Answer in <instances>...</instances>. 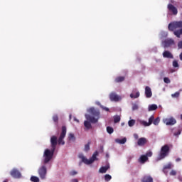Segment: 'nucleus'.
Returning <instances> with one entry per match:
<instances>
[{
  "instance_id": "30",
  "label": "nucleus",
  "mask_w": 182,
  "mask_h": 182,
  "mask_svg": "<svg viewBox=\"0 0 182 182\" xmlns=\"http://www.w3.org/2000/svg\"><path fill=\"white\" fill-rule=\"evenodd\" d=\"M136 124V121L134 119H131L128 122V124L129 127H133V125Z\"/></svg>"
},
{
  "instance_id": "1",
  "label": "nucleus",
  "mask_w": 182,
  "mask_h": 182,
  "mask_svg": "<svg viewBox=\"0 0 182 182\" xmlns=\"http://www.w3.org/2000/svg\"><path fill=\"white\" fill-rule=\"evenodd\" d=\"M65 137H66V127L63 126L58 139L56 136H52L50 138L51 150H45L43 154L44 164H48V163L53 159V154H55V151L56 150V146H58V144H59V146H65V140H63Z\"/></svg>"
},
{
  "instance_id": "36",
  "label": "nucleus",
  "mask_w": 182,
  "mask_h": 182,
  "mask_svg": "<svg viewBox=\"0 0 182 182\" xmlns=\"http://www.w3.org/2000/svg\"><path fill=\"white\" fill-rule=\"evenodd\" d=\"M173 68H178V63L177 62V60L173 61Z\"/></svg>"
},
{
  "instance_id": "23",
  "label": "nucleus",
  "mask_w": 182,
  "mask_h": 182,
  "mask_svg": "<svg viewBox=\"0 0 182 182\" xmlns=\"http://www.w3.org/2000/svg\"><path fill=\"white\" fill-rule=\"evenodd\" d=\"M84 126L86 127V129H92V124H90V121H85Z\"/></svg>"
},
{
  "instance_id": "24",
  "label": "nucleus",
  "mask_w": 182,
  "mask_h": 182,
  "mask_svg": "<svg viewBox=\"0 0 182 182\" xmlns=\"http://www.w3.org/2000/svg\"><path fill=\"white\" fill-rule=\"evenodd\" d=\"M140 96V92H136V94H130V98L131 99H137V97H139Z\"/></svg>"
},
{
  "instance_id": "39",
  "label": "nucleus",
  "mask_w": 182,
  "mask_h": 182,
  "mask_svg": "<svg viewBox=\"0 0 182 182\" xmlns=\"http://www.w3.org/2000/svg\"><path fill=\"white\" fill-rule=\"evenodd\" d=\"M145 156H146V157L149 159V157H151L153 156V152H147Z\"/></svg>"
},
{
  "instance_id": "49",
  "label": "nucleus",
  "mask_w": 182,
  "mask_h": 182,
  "mask_svg": "<svg viewBox=\"0 0 182 182\" xmlns=\"http://www.w3.org/2000/svg\"><path fill=\"white\" fill-rule=\"evenodd\" d=\"M181 120H182V114H181Z\"/></svg>"
},
{
  "instance_id": "10",
  "label": "nucleus",
  "mask_w": 182,
  "mask_h": 182,
  "mask_svg": "<svg viewBox=\"0 0 182 182\" xmlns=\"http://www.w3.org/2000/svg\"><path fill=\"white\" fill-rule=\"evenodd\" d=\"M109 99L111 102H119L122 100V97L116 94V92H111L109 94Z\"/></svg>"
},
{
  "instance_id": "18",
  "label": "nucleus",
  "mask_w": 182,
  "mask_h": 182,
  "mask_svg": "<svg viewBox=\"0 0 182 182\" xmlns=\"http://www.w3.org/2000/svg\"><path fill=\"white\" fill-rule=\"evenodd\" d=\"M141 182H153V178L150 176H145L142 178Z\"/></svg>"
},
{
  "instance_id": "3",
  "label": "nucleus",
  "mask_w": 182,
  "mask_h": 182,
  "mask_svg": "<svg viewBox=\"0 0 182 182\" xmlns=\"http://www.w3.org/2000/svg\"><path fill=\"white\" fill-rule=\"evenodd\" d=\"M90 112L92 116L85 114L86 119L90 123H97V122H99V119L100 118V112H99V110H96L95 108H91Z\"/></svg>"
},
{
  "instance_id": "9",
  "label": "nucleus",
  "mask_w": 182,
  "mask_h": 182,
  "mask_svg": "<svg viewBox=\"0 0 182 182\" xmlns=\"http://www.w3.org/2000/svg\"><path fill=\"white\" fill-rule=\"evenodd\" d=\"M164 48H170L173 45H176V41L173 38H167L163 42Z\"/></svg>"
},
{
  "instance_id": "43",
  "label": "nucleus",
  "mask_w": 182,
  "mask_h": 182,
  "mask_svg": "<svg viewBox=\"0 0 182 182\" xmlns=\"http://www.w3.org/2000/svg\"><path fill=\"white\" fill-rule=\"evenodd\" d=\"M178 179L179 180V181L182 182V176H178Z\"/></svg>"
},
{
  "instance_id": "22",
  "label": "nucleus",
  "mask_w": 182,
  "mask_h": 182,
  "mask_svg": "<svg viewBox=\"0 0 182 182\" xmlns=\"http://www.w3.org/2000/svg\"><path fill=\"white\" fill-rule=\"evenodd\" d=\"M157 105L153 104L149 106V112H153L154 110H157Z\"/></svg>"
},
{
  "instance_id": "44",
  "label": "nucleus",
  "mask_w": 182,
  "mask_h": 182,
  "mask_svg": "<svg viewBox=\"0 0 182 182\" xmlns=\"http://www.w3.org/2000/svg\"><path fill=\"white\" fill-rule=\"evenodd\" d=\"M176 161L177 163H178V161H181V158H177V159H176Z\"/></svg>"
},
{
  "instance_id": "38",
  "label": "nucleus",
  "mask_w": 182,
  "mask_h": 182,
  "mask_svg": "<svg viewBox=\"0 0 182 182\" xmlns=\"http://www.w3.org/2000/svg\"><path fill=\"white\" fill-rule=\"evenodd\" d=\"M164 82H165V83H167V84H168V83H170V78L169 77H164Z\"/></svg>"
},
{
  "instance_id": "11",
  "label": "nucleus",
  "mask_w": 182,
  "mask_h": 182,
  "mask_svg": "<svg viewBox=\"0 0 182 182\" xmlns=\"http://www.w3.org/2000/svg\"><path fill=\"white\" fill-rule=\"evenodd\" d=\"M167 9L168 11H169V12H171L173 15H177V14H178V10H177L176 6H174V5L171 4H168Z\"/></svg>"
},
{
  "instance_id": "7",
  "label": "nucleus",
  "mask_w": 182,
  "mask_h": 182,
  "mask_svg": "<svg viewBox=\"0 0 182 182\" xmlns=\"http://www.w3.org/2000/svg\"><path fill=\"white\" fill-rule=\"evenodd\" d=\"M38 173L40 178H41V180H45V178H46V174L48 173V169L46 168V166L43 165L40 167L38 168Z\"/></svg>"
},
{
  "instance_id": "5",
  "label": "nucleus",
  "mask_w": 182,
  "mask_h": 182,
  "mask_svg": "<svg viewBox=\"0 0 182 182\" xmlns=\"http://www.w3.org/2000/svg\"><path fill=\"white\" fill-rule=\"evenodd\" d=\"M168 154H170V146L168 144H165L161 148L158 160H163L164 159H166Z\"/></svg>"
},
{
  "instance_id": "6",
  "label": "nucleus",
  "mask_w": 182,
  "mask_h": 182,
  "mask_svg": "<svg viewBox=\"0 0 182 182\" xmlns=\"http://www.w3.org/2000/svg\"><path fill=\"white\" fill-rule=\"evenodd\" d=\"M152 123L154 126H159V123H160V118L157 117L154 119V116L151 115L149 119V122L146 121H142L141 124L145 127L151 126Z\"/></svg>"
},
{
  "instance_id": "13",
  "label": "nucleus",
  "mask_w": 182,
  "mask_h": 182,
  "mask_svg": "<svg viewBox=\"0 0 182 182\" xmlns=\"http://www.w3.org/2000/svg\"><path fill=\"white\" fill-rule=\"evenodd\" d=\"M145 95L147 98H150L151 97V96H153V93L151 92V88H150V87L149 86H146L145 87Z\"/></svg>"
},
{
  "instance_id": "14",
  "label": "nucleus",
  "mask_w": 182,
  "mask_h": 182,
  "mask_svg": "<svg viewBox=\"0 0 182 182\" xmlns=\"http://www.w3.org/2000/svg\"><path fill=\"white\" fill-rule=\"evenodd\" d=\"M146 143H147V139H146L144 137L139 138L137 141L138 146H144V144H146Z\"/></svg>"
},
{
  "instance_id": "20",
  "label": "nucleus",
  "mask_w": 182,
  "mask_h": 182,
  "mask_svg": "<svg viewBox=\"0 0 182 182\" xmlns=\"http://www.w3.org/2000/svg\"><path fill=\"white\" fill-rule=\"evenodd\" d=\"M125 79L126 77L124 76H119L115 78L114 82L116 83H120L122 82H124Z\"/></svg>"
},
{
  "instance_id": "15",
  "label": "nucleus",
  "mask_w": 182,
  "mask_h": 182,
  "mask_svg": "<svg viewBox=\"0 0 182 182\" xmlns=\"http://www.w3.org/2000/svg\"><path fill=\"white\" fill-rule=\"evenodd\" d=\"M163 56H164V58H167L168 59H173V58H174L173 56V54H171V53H170V51H164L163 53Z\"/></svg>"
},
{
  "instance_id": "47",
  "label": "nucleus",
  "mask_w": 182,
  "mask_h": 182,
  "mask_svg": "<svg viewBox=\"0 0 182 182\" xmlns=\"http://www.w3.org/2000/svg\"><path fill=\"white\" fill-rule=\"evenodd\" d=\"M174 130H176V128H173L171 129L172 133H173V132H174Z\"/></svg>"
},
{
  "instance_id": "48",
  "label": "nucleus",
  "mask_w": 182,
  "mask_h": 182,
  "mask_svg": "<svg viewBox=\"0 0 182 182\" xmlns=\"http://www.w3.org/2000/svg\"><path fill=\"white\" fill-rule=\"evenodd\" d=\"M121 126H124V123H122V124H121Z\"/></svg>"
},
{
  "instance_id": "37",
  "label": "nucleus",
  "mask_w": 182,
  "mask_h": 182,
  "mask_svg": "<svg viewBox=\"0 0 182 182\" xmlns=\"http://www.w3.org/2000/svg\"><path fill=\"white\" fill-rule=\"evenodd\" d=\"M171 96L173 97H178L180 96V92H176L174 94H172Z\"/></svg>"
},
{
  "instance_id": "51",
  "label": "nucleus",
  "mask_w": 182,
  "mask_h": 182,
  "mask_svg": "<svg viewBox=\"0 0 182 182\" xmlns=\"http://www.w3.org/2000/svg\"><path fill=\"white\" fill-rule=\"evenodd\" d=\"M71 117H72V115H70V119H71Z\"/></svg>"
},
{
  "instance_id": "21",
  "label": "nucleus",
  "mask_w": 182,
  "mask_h": 182,
  "mask_svg": "<svg viewBox=\"0 0 182 182\" xmlns=\"http://www.w3.org/2000/svg\"><path fill=\"white\" fill-rule=\"evenodd\" d=\"M116 143H119V144H124L126 141H127V138L124 137L122 139H115Z\"/></svg>"
},
{
  "instance_id": "25",
  "label": "nucleus",
  "mask_w": 182,
  "mask_h": 182,
  "mask_svg": "<svg viewBox=\"0 0 182 182\" xmlns=\"http://www.w3.org/2000/svg\"><path fill=\"white\" fill-rule=\"evenodd\" d=\"M68 140H70V141H75V140H76V138L75 137V134L72 133L69 134Z\"/></svg>"
},
{
  "instance_id": "28",
  "label": "nucleus",
  "mask_w": 182,
  "mask_h": 182,
  "mask_svg": "<svg viewBox=\"0 0 182 182\" xmlns=\"http://www.w3.org/2000/svg\"><path fill=\"white\" fill-rule=\"evenodd\" d=\"M107 133H109V134H112V133H113V132H114V129L112 127H107Z\"/></svg>"
},
{
  "instance_id": "35",
  "label": "nucleus",
  "mask_w": 182,
  "mask_h": 182,
  "mask_svg": "<svg viewBox=\"0 0 182 182\" xmlns=\"http://www.w3.org/2000/svg\"><path fill=\"white\" fill-rule=\"evenodd\" d=\"M169 174L170 176H177V171L176 170H172Z\"/></svg>"
},
{
  "instance_id": "46",
  "label": "nucleus",
  "mask_w": 182,
  "mask_h": 182,
  "mask_svg": "<svg viewBox=\"0 0 182 182\" xmlns=\"http://www.w3.org/2000/svg\"><path fill=\"white\" fill-rule=\"evenodd\" d=\"M74 120H75V122H77V123H79V119L75 118Z\"/></svg>"
},
{
  "instance_id": "31",
  "label": "nucleus",
  "mask_w": 182,
  "mask_h": 182,
  "mask_svg": "<svg viewBox=\"0 0 182 182\" xmlns=\"http://www.w3.org/2000/svg\"><path fill=\"white\" fill-rule=\"evenodd\" d=\"M31 181L39 182V178H38L37 176H31Z\"/></svg>"
},
{
  "instance_id": "27",
  "label": "nucleus",
  "mask_w": 182,
  "mask_h": 182,
  "mask_svg": "<svg viewBox=\"0 0 182 182\" xmlns=\"http://www.w3.org/2000/svg\"><path fill=\"white\" fill-rule=\"evenodd\" d=\"M120 120H121L120 116L119 115L114 116V123H119Z\"/></svg>"
},
{
  "instance_id": "19",
  "label": "nucleus",
  "mask_w": 182,
  "mask_h": 182,
  "mask_svg": "<svg viewBox=\"0 0 182 182\" xmlns=\"http://www.w3.org/2000/svg\"><path fill=\"white\" fill-rule=\"evenodd\" d=\"M110 168V166L107 165L105 166H102L99 169L100 173H105Z\"/></svg>"
},
{
  "instance_id": "2",
  "label": "nucleus",
  "mask_w": 182,
  "mask_h": 182,
  "mask_svg": "<svg viewBox=\"0 0 182 182\" xmlns=\"http://www.w3.org/2000/svg\"><path fill=\"white\" fill-rule=\"evenodd\" d=\"M178 28H182L181 21L170 23L168 26V31H170L171 32H173V35H175L176 38H180L181 35H182V28L178 29ZM175 29H178V30H175Z\"/></svg>"
},
{
  "instance_id": "8",
  "label": "nucleus",
  "mask_w": 182,
  "mask_h": 182,
  "mask_svg": "<svg viewBox=\"0 0 182 182\" xmlns=\"http://www.w3.org/2000/svg\"><path fill=\"white\" fill-rule=\"evenodd\" d=\"M164 124L166 126H174L177 123V120L173 117H168L163 119Z\"/></svg>"
},
{
  "instance_id": "34",
  "label": "nucleus",
  "mask_w": 182,
  "mask_h": 182,
  "mask_svg": "<svg viewBox=\"0 0 182 182\" xmlns=\"http://www.w3.org/2000/svg\"><path fill=\"white\" fill-rule=\"evenodd\" d=\"M139 109V105L137 104L132 105V110H137Z\"/></svg>"
},
{
  "instance_id": "50",
  "label": "nucleus",
  "mask_w": 182,
  "mask_h": 182,
  "mask_svg": "<svg viewBox=\"0 0 182 182\" xmlns=\"http://www.w3.org/2000/svg\"><path fill=\"white\" fill-rule=\"evenodd\" d=\"M4 182H8V181H7V180H5Z\"/></svg>"
},
{
  "instance_id": "4",
  "label": "nucleus",
  "mask_w": 182,
  "mask_h": 182,
  "mask_svg": "<svg viewBox=\"0 0 182 182\" xmlns=\"http://www.w3.org/2000/svg\"><path fill=\"white\" fill-rule=\"evenodd\" d=\"M97 156H99V152L96 151L90 159H87L82 154H79V159H81L82 163H85V164H92L97 160Z\"/></svg>"
},
{
  "instance_id": "26",
  "label": "nucleus",
  "mask_w": 182,
  "mask_h": 182,
  "mask_svg": "<svg viewBox=\"0 0 182 182\" xmlns=\"http://www.w3.org/2000/svg\"><path fill=\"white\" fill-rule=\"evenodd\" d=\"M53 122L55 123V124H58V122H59V117L58 114H55L53 116Z\"/></svg>"
},
{
  "instance_id": "29",
  "label": "nucleus",
  "mask_w": 182,
  "mask_h": 182,
  "mask_svg": "<svg viewBox=\"0 0 182 182\" xmlns=\"http://www.w3.org/2000/svg\"><path fill=\"white\" fill-rule=\"evenodd\" d=\"M84 150L85 151H89L90 150V142H88L87 144L85 145Z\"/></svg>"
},
{
  "instance_id": "45",
  "label": "nucleus",
  "mask_w": 182,
  "mask_h": 182,
  "mask_svg": "<svg viewBox=\"0 0 182 182\" xmlns=\"http://www.w3.org/2000/svg\"><path fill=\"white\" fill-rule=\"evenodd\" d=\"M72 182H79V181H77V179H73Z\"/></svg>"
},
{
  "instance_id": "41",
  "label": "nucleus",
  "mask_w": 182,
  "mask_h": 182,
  "mask_svg": "<svg viewBox=\"0 0 182 182\" xmlns=\"http://www.w3.org/2000/svg\"><path fill=\"white\" fill-rule=\"evenodd\" d=\"M76 174H77L76 171H72L70 172V176H76Z\"/></svg>"
},
{
  "instance_id": "33",
  "label": "nucleus",
  "mask_w": 182,
  "mask_h": 182,
  "mask_svg": "<svg viewBox=\"0 0 182 182\" xmlns=\"http://www.w3.org/2000/svg\"><path fill=\"white\" fill-rule=\"evenodd\" d=\"M105 181H110V180H112V176H110L109 174H106L105 176Z\"/></svg>"
},
{
  "instance_id": "42",
  "label": "nucleus",
  "mask_w": 182,
  "mask_h": 182,
  "mask_svg": "<svg viewBox=\"0 0 182 182\" xmlns=\"http://www.w3.org/2000/svg\"><path fill=\"white\" fill-rule=\"evenodd\" d=\"M134 138L135 139V140L139 139V134H134Z\"/></svg>"
},
{
  "instance_id": "40",
  "label": "nucleus",
  "mask_w": 182,
  "mask_h": 182,
  "mask_svg": "<svg viewBox=\"0 0 182 182\" xmlns=\"http://www.w3.org/2000/svg\"><path fill=\"white\" fill-rule=\"evenodd\" d=\"M100 107H101V109H102V110H105V112H109V108H107L103 105H100Z\"/></svg>"
},
{
  "instance_id": "12",
  "label": "nucleus",
  "mask_w": 182,
  "mask_h": 182,
  "mask_svg": "<svg viewBox=\"0 0 182 182\" xmlns=\"http://www.w3.org/2000/svg\"><path fill=\"white\" fill-rule=\"evenodd\" d=\"M10 174L14 178H21V172L18 171L16 168H14L11 172Z\"/></svg>"
},
{
  "instance_id": "16",
  "label": "nucleus",
  "mask_w": 182,
  "mask_h": 182,
  "mask_svg": "<svg viewBox=\"0 0 182 182\" xmlns=\"http://www.w3.org/2000/svg\"><path fill=\"white\" fill-rule=\"evenodd\" d=\"M147 160H149V158L147 157V156L142 155V156H140V158L139 159V161L141 164H144V163H146V161H147Z\"/></svg>"
},
{
  "instance_id": "17",
  "label": "nucleus",
  "mask_w": 182,
  "mask_h": 182,
  "mask_svg": "<svg viewBox=\"0 0 182 182\" xmlns=\"http://www.w3.org/2000/svg\"><path fill=\"white\" fill-rule=\"evenodd\" d=\"M173 167H174L173 164H171V162H169L167 165H165L164 166V168H163L164 173H166V170H170V169L173 168Z\"/></svg>"
},
{
  "instance_id": "32",
  "label": "nucleus",
  "mask_w": 182,
  "mask_h": 182,
  "mask_svg": "<svg viewBox=\"0 0 182 182\" xmlns=\"http://www.w3.org/2000/svg\"><path fill=\"white\" fill-rule=\"evenodd\" d=\"M181 134V129H178L176 132H173V136L177 137L178 136H180Z\"/></svg>"
}]
</instances>
